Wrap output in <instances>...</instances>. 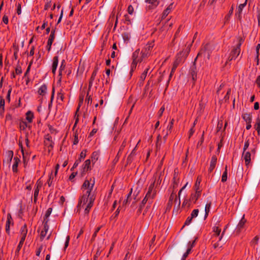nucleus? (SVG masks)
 I'll return each mask as SVG.
<instances>
[{
  "mask_svg": "<svg viewBox=\"0 0 260 260\" xmlns=\"http://www.w3.org/2000/svg\"><path fill=\"white\" fill-rule=\"evenodd\" d=\"M211 53V50L210 48V45L209 44H206L201 49L200 51L198 53L197 57L192 62V65L190 68L189 72V75L191 76L193 82H195L197 79L196 61L198 58L203 55L204 57H206L208 59H209Z\"/></svg>",
  "mask_w": 260,
  "mask_h": 260,
  "instance_id": "f257e3e1",
  "label": "nucleus"
},
{
  "mask_svg": "<svg viewBox=\"0 0 260 260\" xmlns=\"http://www.w3.org/2000/svg\"><path fill=\"white\" fill-rule=\"evenodd\" d=\"M191 45V44L189 45L185 50L180 51L177 54L176 59L174 61L173 64L178 66L180 63L185 60L190 51V47Z\"/></svg>",
  "mask_w": 260,
  "mask_h": 260,
  "instance_id": "f03ea898",
  "label": "nucleus"
},
{
  "mask_svg": "<svg viewBox=\"0 0 260 260\" xmlns=\"http://www.w3.org/2000/svg\"><path fill=\"white\" fill-rule=\"evenodd\" d=\"M92 195H95L94 191L93 193H90L89 194L87 193V192H85L79 199L78 204L77 206V212H79L81 207H83L84 205L86 204H88L89 201H90V197H91Z\"/></svg>",
  "mask_w": 260,
  "mask_h": 260,
  "instance_id": "7ed1b4c3",
  "label": "nucleus"
},
{
  "mask_svg": "<svg viewBox=\"0 0 260 260\" xmlns=\"http://www.w3.org/2000/svg\"><path fill=\"white\" fill-rule=\"evenodd\" d=\"M244 41V40L242 38H239V42L236 47H234L231 52L229 59L232 60L235 59L239 55L240 53V47Z\"/></svg>",
  "mask_w": 260,
  "mask_h": 260,
  "instance_id": "20e7f679",
  "label": "nucleus"
},
{
  "mask_svg": "<svg viewBox=\"0 0 260 260\" xmlns=\"http://www.w3.org/2000/svg\"><path fill=\"white\" fill-rule=\"evenodd\" d=\"M155 181L156 178L153 179L151 183L149 186L148 190L145 196L147 198H149L151 200V202L149 203V204H151L152 202V199H153L156 196V191L155 189H154Z\"/></svg>",
  "mask_w": 260,
  "mask_h": 260,
  "instance_id": "39448f33",
  "label": "nucleus"
},
{
  "mask_svg": "<svg viewBox=\"0 0 260 260\" xmlns=\"http://www.w3.org/2000/svg\"><path fill=\"white\" fill-rule=\"evenodd\" d=\"M90 181H91V179H90V180H85L82 185V188L86 189L85 192H87V193L89 194L90 193H93L92 192V190H93V186L94 185L95 183V178H93V179L91 183H90Z\"/></svg>",
  "mask_w": 260,
  "mask_h": 260,
  "instance_id": "423d86ee",
  "label": "nucleus"
},
{
  "mask_svg": "<svg viewBox=\"0 0 260 260\" xmlns=\"http://www.w3.org/2000/svg\"><path fill=\"white\" fill-rule=\"evenodd\" d=\"M44 145L49 148L52 149L53 147L54 142L52 141V137L49 134L44 136Z\"/></svg>",
  "mask_w": 260,
  "mask_h": 260,
  "instance_id": "0eeeda50",
  "label": "nucleus"
},
{
  "mask_svg": "<svg viewBox=\"0 0 260 260\" xmlns=\"http://www.w3.org/2000/svg\"><path fill=\"white\" fill-rule=\"evenodd\" d=\"M90 164L91 161L90 159H87L84 161L81 170V174L82 176L84 175L87 172L91 170Z\"/></svg>",
  "mask_w": 260,
  "mask_h": 260,
  "instance_id": "6e6552de",
  "label": "nucleus"
},
{
  "mask_svg": "<svg viewBox=\"0 0 260 260\" xmlns=\"http://www.w3.org/2000/svg\"><path fill=\"white\" fill-rule=\"evenodd\" d=\"M86 152V150H83L81 152L79 158L75 161L73 167L71 169V171H72L74 170L75 168H77L79 164L82 161V159H83L85 157Z\"/></svg>",
  "mask_w": 260,
  "mask_h": 260,
  "instance_id": "1a4fd4ad",
  "label": "nucleus"
},
{
  "mask_svg": "<svg viewBox=\"0 0 260 260\" xmlns=\"http://www.w3.org/2000/svg\"><path fill=\"white\" fill-rule=\"evenodd\" d=\"M96 196L95 195H92L91 197H90V201L88 203L86 207L85 208L84 210V214L86 215L88 214L90 209L93 206L94 201L95 199Z\"/></svg>",
  "mask_w": 260,
  "mask_h": 260,
  "instance_id": "9d476101",
  "label": "nucleus"
},
{
  "mask_svg": "<svg viewBox=\"0 0 260 260\" xmlns=\"http://www.w3.org/2000/svg\"><path fill=\"white\" fill-rule=\"evenodd\" d=\"M251 153L249 151H243L242 157L245 161V165L248 167L251 162Z\"/></svg>",
  "mask_w": 260,
  "mask_h": 260,
  "instance_id": "9b49d317",
  "label": "nucleus"
},
{
  "mask_svg": "<svg viewBox=\"0 0 260 260\" xmlns=\"http://www.w3.org/2000/svg\"><path fill=\"white\" fill-rule=\"evenodd\" d=\"M201 192L202 191L195 190V192L192 193L190 195V201H191L193 204H196L201 195Z\"/></svg>",
  "mask_w": 260,
  "mask_h": 260,
  "instance_id": "f8f14e48",
  "label": "nucleus"
},
{
  "mask_svg": "<svg viewBox=\"0 0 260 260\" xmlns=\"http://www.w3.org/2000/svg\"><path fill=\"white\" fill-rule=\"evenodd\" d=\"M98 71V68H95L92 73L91 77H90L89 81V85H88V91H89L91 89V88L92 86L93 82L95 78V76H96Z\"/></svg>",
  "mask_w": 260,
  "mask_h": 260,
  "instance_id": "ddd939ff",
  "label": "nucleus"
},
{
  "mask_svg": "<svg viewBox=\"0 0 260 260\" xmlns=\"http://www.w3.org/2000/svg\"><path fill=\"white\" fill-rule=\"evenodd\" d=\"M217 157L216 156V155H213L212 156L211 159L210 167L208 169V172L209 173H211L213 171V170L214 169V168L216 166V162H217Z\"/></svg>",
  "mask_w": 260,
  "mask_h": 260,
  "instance_id": "4468645a",
  "label": "nucleus"
},
{
  "mask_svg": "<svg viewBox=\"0 0 260 260\" xmlns=\"http://www.w3.org/2000/svg\"><path fill=\"white\" fill-rule=\"evenodd\" d=\"M12 223L13 224V219L11 215L8 213L7 215V220L6 224V232L7 234H10V225Z\"/></svg>",
  "mask_w": 260,
  "mask_h": 260,
  "instance_id": "2eb2a0df",
  "label": "nucleus"
},
{
  "mask_svg": "<svg viewBox=\"0 0 260 260\" xmlns=\"http://www.w3.org/2000/svg\"><path fill=\"white\" fill-rule=\"evenodd\" d=\"M6 159L3 160L4 164H5L6 162H7V164L9 165V167L10 166L11 162L13 156V152L12 150H8L6 152Z\"/></svg>",
  "mask_w": 260,
  "mask_h": 260,
  "instance_id": "dca6fc26",
  "label": "nucleus"
},
{
  "mask_svg": "<svg viewBox=\"0 0 260 260\" xmlns=\"http://www.w3.org/2000/svg\"><path fill=\"white\" fill-rule=\"evenodd\" d=\"M173 8V3H171L164 11L161 16V19H164L165 18H166V17L168 15V14L171 12V11L172 10Z\"/></svg>",
  "mask_w": 260,
  "mask_h": 260,
  "instance_id": "f3484780",
  "label": "nucleus"
},
{
  "mask_svg": "<svg viewBox=\"0 0 260 260\" xmlns=\"http://www.w3.org/2000/svg\"><path fill=\"white\" fill-rule=\"evenodd\" d=\"M125 145H126V141L125 140L123 141V142H122L119 149V151L115 157V158H114V161L115 162H117L119 159V157L120 156V155H121L122 154V151H123L124 148L125 147Z\"/></svg>",
  "mask_w": 260,
  "mask_h": 260,
  "instance_id": "a211bd4d",
  "label": "nucleus"
},
{
  "mask_svg": "<svg viewBox=\"0 0 260 260\" xmlns=\"http://www.w3.org/2000/svg\"><path fill=\"white\" fill-rule=\"evenodd\" d=\"M66 64V60L64 59L62 60V61L61 62V64L59 67V74H58V77H59V78L58 79V82H61V78H62V71H63L65 69Z\"/></svg>",
  "mask_w": 260,
  "mask_h": 260,
  "instance_id": "6ab92c4d",
  "label": "nucleus"
},
{
  "mask_svg": "<svg viewBox=\"0 0 260 260\" xmlns=\"http://www.w3.org/2000/svg\"><path fill=\"white\" fill-rule=\"evenodd\" d=\"M175 199V202H176L177 201V197L175 194V192L173 191L171 194L168 203V207L171 208L172 206L173 201Z\"/></svg>",
  "mask_w": 260,
  "mask_h": 260,
  "instance_id": "aec40b11",
  "label": "nucleus"
},
{
  "mask_svg": "<svg viewBox=\"0 0 260 260\" xmlns=\"http://www.w3.org/2000/svg\"><path fill=\"white\" fill-rule=\"evenodd\" d=\"M14 162L12 166V170L14 173H17L18 172V166L19 162L20 161V159L17 157L14 158Z\"/></svg>",
  "mask_w": 260,
  "mask_h": 260,
  "instance_id": "412c9836",
  "label": "nucleus"
},
{
  "mask_svg": "<svg viewBox=\"0 0 260 260\" xmlns=\"http://www.w3.org/2000/svg\"><path fill=\"white\" fill-rule=\"evenodd\" d=\"M56 28H52L51 31V34L49 36L47 43L50 44H52L53 42L55 39V33Z\"/></svg>",
  "mask_w": 260,
  "mask_h": 260,
  "instance_id": "4be33fe9",
  "label": "nucleus"
},
{
  "mask_svg": "<svg viewBox=\"0 0 260 260\" xmlns=\"http://www.w3.org/2000/svg\"><path fill=\"white\" fill-rule=\"evenodd\" d=\"M47 86L46 84H43L39 88L38 92L41 95H44L47 93Z\"/></svg>",
  "mask_w": 260,
  "mask_h": 260,
  "instance_id": "5701e85b",
  "label": "nucleus"
},
{
  "mask_svg": "<svg viewBox=\"0 0 260 260\" xmlns=\"http://www.w3.org/2000/svg\"><path fill=\"white\" fill-rule=\"evenodd\" d=\"M140 49H137L135 52H133L132 58L133 61L141 62L142 60V58H138L139 54Z\"/></svg>",
  "mask_w": 260,
  "mask_h": 260,
  "instance_id": "b1692460",
  "label": "nucleus"
},
{
  "mask_svg": "<svg viewBox=\"0 0 260 260\" xmlns=\"http://www.w3.org/2000/svg\"><path fill=\"white\" fill-rule=\"evenodd\" d=\"M242 118L246 123H251L252 116L250 114L244 113L242 115Z\"/></svg>",
  "mask_w": 260,
  "mask_h": 260,
  "instance_id": "393cba45",
  "label": "nucleus"
},
{
  "mask_svg": "<svg viewBox=\"0 0 260 260\" xmlns=\"http://www.w3.org/2000/svg\"><path fill=\"white\" fill-rule=\"evenodd\" d=\"M245 222H246V220L244 218V215H243V217L240 220L238 224L237 225V231L240 232V230L243 228Z\"/></svg>",
  "mask_w": 260,
  "mask_h": 260,
  "instance_id": "a878e982",
  "label": "nucleus"
},
{
  "mask_svg": "<svg viewBox=\"0 0 260 260\" xmlns=\"http://www.w3.org/2000/svg\"><path fill=\"white\" fill-rule=\"evenodd\" d=\"M211 204H212V203H211V202L210 201L209 202L207 203V204L205 205V216H204L205 219L208 216V214H209V213L210 212V208L211 207Z\"/></svg>",
  "mask_w": 260,
  "mask_h": 260,
  "instance_id": "bb28decb",
  "label": "nucleus"
},
{
  "mask_svg": "<svg viewBox=\"0 0 260 260\" xmlns=\"http://www.w3.org/2000/svg\"><path fill=\"white\" fill-rule=\"evenodd\" d=\"M34 118V113L31 111H28L26 113V119L28 122L31 123Z\"/></svg>",
  "mask_w": 260,
  "mask_h": 260,
  "instance_id": "cd10ccee",
  "label": "nucleus"
},
{
  "mask_svg": "<svg viewBox=\"0 0 260 260\" xmlns=\"http://www.w3.org/2000/svg\"><path fill=\"white\" fill-rule=\"evenodd\" d=\"M201 182V178L198 176L197 177V180H196L195 184L194 185V186H193V188H194V190L202 191V190H201L200 188V185Z\"/></svg>",
  "mask_w": 260,
  "mask_h": 260,
  "instance_id": "c85d7f7f",
  "label": "nucleus"
},
{
  "mask_svg": "<svg viewBox=\"0 0 260 260\" xmlns=\"http://www.w3.org/2000/svg\"><path fill=\"white\" fill-rule=\"evenodd\" d=\"M20 232L21 235V238L25 239L26 234L27 233V226L26 224H24L21 228Z\"/></svg>",
  "mask_w": 260,
  "mask_h": 260,
  "instance_id": "c756f323",
  "label": "nucleus"
},
{
  "mask_svg": "<svg viewBox=\"0 0 260 260\" xmlns=\"http://www.w3.org/2000/svg\"><path fill=\"white\" fill-rule=\"evenodd\" d=\"M135 150V148L133 149L131 154L128 156L127 158V164H131L133 161L134 157L136 155Z\"/></svg>",
  "mask_w": 260,
  "mask_h": 260,
  "instance_id": "7c9ffc66",
  "label": "nucleus"
},
{
  "mask_svg": "<svg viewBox=\"0 0 260 260\" xmlns=\"http://www.w3.org/2000/svg\"><path fill=\"white\" fill-rule=\"evenodd\" d=\"M25 239L24 238H21V240L19 243V244L17 246V247L16 249V251H15V254H19V252L23 244V243H24V241H25Z\"/></svg>",
  "mask_w": 260,
  "mask_h": 260,
  "instance_id": "2f4dec72",
  "label": "nucleus"
},
{
  "mask_svg": "<svg viewBox=\"0 0 260 260\" xmlns=\"http://www.w3.org/2000/svg\"><path fill=\"white\" fill-rule=\"evenodd\" d=\"M84 94H83L82 93L79 95V103H78V108H77L76 112V114L75 116V117L76 116L77 112L79 111L81 106L83 104V100H84Z\"/></svg>",
  "mask_w": 260,
  "mask_h": 260,
  "instance_id": "473e14b6",
  "label": "nucleus"
},
{
  "mask_svg": "<svg viewBox=\"0 0 260 260\" xmlns=\"http://www.w3.org/2000/svg\"><path fill=\"white\" fill-rule=\"evenodd\" d=\"M99 157V154L96 151H94L91 155V160L92 163L94 164L98 160Z\"/></svg>",
  "mask_w": 260,
  "mask_h": 260,
  "instance_id": "72a5a7b5",
  "label": "nucleus"
},
{
  "mask_svg": "<svg viewBox=\"0 0 260 260\" xmlns=\"http://www.w3.org/2000/svg\"><path fill=\"white\" fill-rule=\"evenodd\" d=\"M228 178V167L227 166L225 167V170L223 173V174L221 177V181L222 182H224L227 180Z\"/></svg>",
  "mask_w": 260,
  "mask_h": 260,
  "instance_id": "f704fd0d",
  "label": "nucleus"
},
{
  "mask_svg": "<svg viewBox=\"0 0 260 260\" xmlns=\"http://www.w3.org/2000/svg\"><path fill=\"white\" fill-rule=\"evenodd\" d=\"M58 63V56H55L53 58V63L52 65V68L57 69Z\"/></svg>",
  "mask_w": 260,
  "mask_h": 260,
  "instance_id": "c9c22d12",
  "label": "nucleus"
},
{
  "mask_svg": "<svg viewBox=\"0 0 260 260\" xmlns=\"http://www.w3.org/2000/svg\"><path fill=\"white\" fill-rule=\"evenodd\" d=\"M254 126L255 129L257 132L258 135H260V118L259 117L257 118L256 124Z\"/></svg>",
  "mask_w": 260,
  "mask_h": 260,
  "instance_id": "e433bc0d",
  "label": "nucleus"
},
{
  "mask_svg": "<svg viewBox=\"0 0 260 260\" xmlns=\"http://www.w3.org/2000/svg\"><path fill=\"white\" fill-rule=\"evenodd\" d=\"M234 11L233 5L232 6L230 9L228 14L225 16L224 19L226 21H228L230 20L231 16L233 14Z\"/></svg>",
  "mask_w": 260,
  "mask_h": 260,
  "instance_id": "4c0bfd02",
  "label": "nucleus"
},
{
  "mask_svg": "<svg viewBox=\"0 0 260 260\" xmlns=\"http://www.w3.org/2000/svg\"><path fill=\"white\" fill-rule=\"evenodd\" d=\"M40 189L38 188H35L34 193V202L35 204L37 203L38 200V197Z\"/></svg>",
  "mask_w": 260,
  "mask_h": 260,
  "instance_id": "58836bf2",
  "label": "nucleus"
},
{
  "mask_svg": "<svg viewBox=\"0 0 260 260\" xmlns=\"http://www.w3.org/2000/svg\"><path fill=\"white\" fill-rule=\"evenodd\" d=\"M18 145H19V148L21 149V152L22 153L23 162H24V164H25V162H26L25 156V154H24V149H23L22 143V142H20V140L19 141Z\"/></svg>",
  "mask_w": 260,
  "mask_h": 260,
  "instance_id": "ea45409f",
  "label": "nucleus"
},
{
  "mask_svg": "<svg viewBox=\"0 0 260 260\" xmlns=\"http://www.w3.org/2000/svg\"><path fill=\"white\" fill-rule=\"evenodd\" d=\"M159 0H152V6H149V9H153L155 8L159 4Z\"/></svg>",
  "mask_w": 260,
  "mask_h": 260,
  "instance_id": "a19ab883",
  "label": "nucleus"
},
{
  "mask_svg": "<svg viewBox=\"0 0 260 260\" xmlns=\"http://www.w3.org/2000/svg\"><path fill=\"white\" fill-rule=\"evenodd\" d=\"M247 0H245V2L243 4H240L238 8V10L237 13H242L243 9L245 7L247 4Z\"/></svg>",
  "mask_w": 260,
  "mask_h": 260,
  "instance_id": "79ce46f5",
  "label": "nucleus"
},
{
  "mask_svg": "<svg viewBox=\"0 0 260 260\" xmlns=\"http://www.w3.org/2000/svg\"><path fill=\"white\" fill-rule=\"evenodd\" d=\"M74 145H77L79 142L78 129H76L74 133Z\"/></svg>",
  "mask_w": 260,
  "mask_h": 260,
  "instance_id": "37998d69",
  "label": "nucleus"
},
{
  "mask_svg": "<svg viewBox=\"0 0 260 260\" xmlns=\"http://www.w3.org/2000/svg\"><path fill=\"white\" fill-rule=\"evenodd\" d=\"M49 221L48 219H44L43 220V230L47 232L49 229V225L48 224Z\"/></svg>",
  "mask_w": 260,
  "mask_h": 260,
  "instance_id": "c03bdc74",
  "label": "nucleus"
},
{
  "mask_svg": "<svg viewBox=\"0 0 260 260\" xmlns=\"http://www.w3.org/2000/svg\"><path fill=\"white\" fill-rule=\"evenodd\" d=\"M149 68H147L142 73V74L141 75V76H140V80L142 81H143L145 78H146V77L147 76V73H148V71H149Z\"/></svg>",
  "mask_w": 260,
  "mask_h": 260,
  "instance_id": "a18cd8bd",
  "label": "nucleus"
},
{
  "mask_svg": "<svg viewBox=\"0 0 260 260\" xmlns=\"http://www.w3.org/2000/svg\"><path fill=\"white\" fill-rule=\"evenodd\" d=\"M19 127L21 130H24L27 127L26 122L21 120L19 123Z\"/></svg>",
  "mask_w": 260,
  "mask_h": 260,
  "instance_id": "49530a36",
  "label": "nucleus"
},
{
  "mask_svg": "<svg viewBox=\"0 0 260 260\" xmlns=\"http://www.w3.org/2000/svg\"><path fill=\"white\" fill-rule=\"evenodd\" d=\"M5 101L3 97H1L0 100V109L3 112L5 111Z\"/></svg>",
  "mask_w": 260,
  "mask_h": 260,
  "instance_id": "de8ad7c7",
  "label": "nucleus"
},
{
  "mask_svg": "<svg viewBox=\"0 0 260 260\" xmlns=\"http://www.w3.org/2000/svg\"><path fill=\"white\" fill-rule=\"evenodd\" d=\"M174 122V119H172L171 121L169 122V125L167 126V131H169L170 133H171V131L173 128V126Z\"/></svg>",
  "mask_w": 260,
  "mask_h": 260,
  "instance_id": "09e8293b",
  "label": "nucleus"
},
{
  "mask_svg": "<svg viewBox=\"0 0 260 260\" xmlns=\"http://www.w3.org/2000/svg\"><path fill=\"white\" fill-rule=\"evenodd\" d=\"M191 201H190V199L189 200L185 199L182 203V207L187 206L188 208L190 207Z\"/></svg>",
  "mask_w": 260,
  "mask_h": 260,
  "instance_id": "8fccbe9b",
  "label": "nucleus"
},
{
  "mask_svg": "<svg viewBox=\"0 0 260 260\" xmlns=\"http://www.w3.org/2000/svg\"><path fill=\"white\" fill-rule=\"evenodd\" d=\"M122 36L124 42L128 41L130 39V35L128 32H124Z\"/></svg>",
  "mask_w": 260,
  "mask_h": 260,
  "instance_id": "3c124183",
  "label": "nucleus"
},
{
  "mask_svg": "<svg viewBox=\"0 0 260 260\" xmlns=\"http://www.w3.org/2000/svg\"><path fill=\"white\" fill-rule=\"evenodd\" d=\"M139 62L138 61H133L132 63L131 64V69L130 71V74L132 75V73L136 69L137 64Z\"/></svg>",
  "mask_w": 260,
  "mask_h": 260,
  "instance_id": "603ef678",
  "label": "nucleus"
},
{
  "mask_svg": "<svg viewBox=\"0 0 260 260\" xmlns=\"http://www.w3.org/2000/svg\"><path fill=\"white\" fill-rule=\"evenodd\" d=\"M151 200V199H150V198H147L146 196L144 197V198L143 199V200L142 201L140 206H141V207H143L144 206V205L146 204V203H147V202L148 201V200ZM151 201L150 202V201H149V203H150Z\"/></svg>",
  "mask_w": 260,
  "mask_h": 260,
  "instance_id": "864d4df0",
  "label": "nucleus"
},
{
  "mask_svg": "<svg viewBox=\"0 0 260 260\" xmlns=\"http://www.w3.org/2000/svg\"><path fill=\"white\" fill-rule=\"evenodd\" d=\"M258 240H259L258 236H255L250 242L251 245L252 246H254L255 245L257 244Z\"/></svg>",
  "mask_w": 260,
  "mask_h": 260,
  "instance_id": "5fc2aeb1",
  "label": "nucleus"
},
{
  "mask_svg": "<svg viewBox=\"0 0 260 260\" xmlns=\"http://www.w3.org/2000/svg\"><path fill=\"white\" fill-rule=\"evenodd\" d=\"M213 232H214V235L216 236H219L221 232V229H219L218 226H214L213 228Z\"/></svg>",
  "mask_w": 260,
  "mask_h": 260,
  "instance_id": "6e6d98bb",
  "label": "nucleus"
},
{
  "mask_svg": "<svg viewBox=\"0 0 260 260\" xmlns=\"http://www.w3.org/2000/svg\"><path fill=\"white\" fill-rule=\"evenodd\" d=\"M199 209H194L191 213V214H190V216L193 218H195L196 217H197V216L198 215V214H199Z\"/></svg>",
  "mask_w": 260,
  "mask_h": 260,
  "instance_id": "4d7b16f0",
  "label": "nucleus"
},
{
  "mask_svg": "<svg viewBox=\"0 0 260 260\" xmlns=\"http://www.w3.org/2000/svg\"><path fill=\"white\" fill-rule=\"evenodd\" d=\"M192 219L193 218L190 216H188L186 220H185L184 224L183 226V228L184 227L185 225H188L191 222Z\"/></svg>",
  "mask_w": 260,
  "mask_h": 260,
  "instance_id": "13d9d810",
  "label": "nucleus"
},
{
  "mask_svg": "<svg viewBox=\"0 0 260 260\" xmlns=\"http://www.w3.org/2000/svg\"><path fill=\"white\" fill-rule=\"evenodd\" d=\"M52 211V208H49L46 213H45V216H44V219H48V218L49 217V216L50 215L51 212Z\"/></svg>",
  "mask_w": 260,
  "mask_h": 260,
  "instance_id": "bf43d9fd",
  "label": "nucleus"
},
{
  "mask_svg": "<svg viewBox=\"0 0 260 260\" xmlns=\"http://www.w3.org/2000/svg\"><path fill=\"white\" fill-rule=\"evenodd\" d=\"M181 27H182V25H180L179 26V27L178 28V29H177V30L176 32H175V35H174V39H173V41H174V40L176 39V38H177L178 37L179 34V33H180V31H181Z\"/></svg>",
  "mask_w": 260,
  "mask_h": 260,
  "instance_id": "052dcab7",
  "label": "nucleus"
},
{
  "mask_svg": "<svg viewBox=\"0 0 260 260\" xmlns=\"http://www.w3.org/2000/svg\"><path fill=\"white\" fill-rule=\"evenodd\" d=\"M165 110V106H162L160 108V109L158 111V118H160L162 115V114L164 112Z\"/></svg>",
  "mask_w": 260,
  "mask_h": 260,
  "instance_id": "680f3d73",
  "label": "nucleus"
},
{
  "mask_svg": "<svg viewBox=\"0 0 260 260\" xmlns=\"http://www.w3.org/2000/svg\"><path fill=\"white\" fill-rule=\"evenodd\" d=\"M100 229H101V227H98L96 229L95 231H94V233L92 235V238L91 239V241L94 240V239L96 237L97 234L99 232V231L100 230Z\"/></svg>",
  "mask_w": 260,
  "mask_h": 260,
  "instance_id": "e2e57ef3",
  "label": "nucleus"
},
{
  "mask_svg": "<svg viewBox=\"0 0 260 260\" xmlns=\"http://www.w3.org/2000/svg\"><path fill=\"white\" fill-rule=\"evenodd\" d=\"M231 88H229L227 91L226 94H225V95L224 97V100L225 102L229 100L230 95L231 94Z\"/></svg>",
  "mask_w": 260,
  "mask_h": 260,
  "instance_id": "0e129e2a",
  "label": "nucleus"
},
{
  "mask_svg": "<svg viewBox=\"0 0 260 260\" xmlns=\"http://www.w3.org/2000/svg\"><path fill=\"white\" fill-rule=\"evenodd\" d=\"M249 146V139L246 140L245 142L244 147H243V151H246Z\"/></svg>",
  "mask_w": 260,
  "mask_h": 260,
  "instance_id": "69168bd1",
  "label": "nucleus"
},
{
  "mask_svg": "<svg viewBox=\"0 0 260 260\" xmlns=\"http://www.w3.org/2000/svg\"><path fill=\"white\" fill-rule=\"evenodd\" d=\"M15 72H16V74L17 75H19V74H20L22 73L21 67L19 65H18L16 67V68L15 69Z\"/></svg>",
  "mask_w": 260,
  "mask_h": 260,
  "instance_id": "338daca9",
  "label": "nucleus"
},
{
  "mask_svg": "<svg viewBox=\"0 0 260 260\" xmlns=\"http://www.w3.org/2000/svg\"><path fill=\"white\" fill-rule=\"evenodd\" d=\"M127 12L129 14L132 15L134 13V8L132 5H129L127 8Z\"/></svg>",
  "mask_w": 260,
  "mask_h": 260,
  "instance_id": "774afa93",
  "label": "nucleus"
}]
</instances>
